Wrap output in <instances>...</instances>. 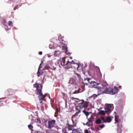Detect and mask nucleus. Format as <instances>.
<instances>
[{
  "label": "nucleus",
  "instance_id": "f257e3e1",
  "mask_svg": "<svg viewBox=\"0 0 133 133\" xmlns=\"http://www.w3.org/2000/svg\"><path fill=\"white\" fill-rule=\"evenodd\" d=\"M118 90L117 88L116 87H114V88H112L109 87L108 85L103 86L102 88L98 90V92H99V93L97 95L94 94L92 95L91 97H97L98 96L103 93L114 95L117 93Z\"/></svg>",
  "mask_w": 133,
  "mask_h": 133
},
{
  "label": "nucleus",
  "instance_id": "f03ea898",
  "mask_svg": "<svg viewBox=\"0 0 133 133\" xmlns=\"http://www.w3.org/2000/svg\"><path fill=\"white\" fill-rule=\"evenodd\" d=\"M34 87L36 88V94L38 95V97L40 101V103H41L42 101L44 100L46 101L44 98L46 96V95L44 94L43 95L42 93V88L41 84H39L38 83H36L34 84Z\"/></svg>",
  "mask_w": 133,
  "mask_h": 133
},
{
  "label": "nucleus",
  "instance_id": "7ed1b4c3",
  "mask_svg": "<svg viewBox=\"0 0 133 133\" xmlns=\"http://www.w3.org/2000/svg\"><path fill=\"white\" fill-rule=\"evenodd\" d=\"M81 102L79 104V109H82L83 108H87L88 106L89 102L85 101L83 99L81 100Z\"/></svg>",
  "mask_w": 133,
  "mask_h": 133
},
{
  "label": "nucleus",
  "instance_id": "20e7f679",
  "mask_svg": "<svg viewBox=\"0 0 133 133\" xmlns=\"http://www.w3.org/2000/svg\"><path fill=\"white\" fill-rule=\"evenodd\" d=\"M87 80L88 83L90 85L91 88H96L97 83L95 81H92L91 80V79L89 78H87L84 79V81Z\"/></svg>",
  "mask_w": 133,
  "mask_h": 133
},
{
  "label": "nucleus",
  "instance_id": "39448f33",
  "mask_svg": "<svg viewBox=\"0 0 133 133\" xmlns=\"http://www.w3.org/2000/svg\"><path fill=\"white\" fill-rule=\"evenodd\" d=\"M16 90H13L11 89H8L4 92L5 94L7 95L11 96L14 95L16 92Z\"/></svg>",
  "mask_w": 133,
  "mask_h": 133
},
{
  "label": "nucleus",
  "instance_id": "423d86ee",
  "mask_svg": "<svg viewBox=\"0 0 133 133\" xmlns=\"http://www.w3.org/2000/svg\"><path fill=\"white\" fill-rule=\"evenodd\" d=\"M56 121L54 120H49L48 121V128L50 129L53 128L55 126Z\"/></svg>",
  "mask_w": 133,
  "mask_h": 133
},
{
  "label": "nucleus",
  "instance_id": "0eeeda50",
  "mask_svg": "<svg viewBox=\"0 0 133 133\" xmlns=\"http://www.w3.org/2000/svg\"><path fill=\"white\" fill-rule=\"evenodd\" d=\"M71 63L72 65H74L73 66V67L75 68H76L77 70H78V68L79 66V65L78 64L75 63V62L73 60H72L71 62Z\"/></svg>",
  "mask_w": 133,
  "mask_h": 133
},
{
  "label": "nucleus",
  "instance_id": "6e6552de",
  "mask_svg": "<svg viewBox=\"0 0 133 133\" xmlns=\"http://www.w3.org/2000/svg\"><path fill=\"white\" fill-rule=\"evenodd\" d=\"M66 64V68L67 69H68L70 68H74L73 67V65L71 64V62H69V61L67 62Z\"/></svg>",
  "mask_w": 133,
  "mask_h": 133
},
{
  "label": "nucleus",
  "instance_id": "1a4fd4ad",
  "mask_svg": "<svg viewBox=\"0 0 133 133\" xmlns=\"http://www.w3.org/2000/svg\"><path fill=\"white\" fill-rule=\"evenodd\" d=\"M60 64L62 66L66 65L65 59L64 58H63L62 59H61L60 60Z\"/></svg>",
  "mask_w": 133,
  "mask_h": 133
},
{
  "label": "nucleus",
  "instance_id": "9d476101",
  "mask_svg": "<svg viewBox=\"0 0 133 133\" xmlns=\"http://www.w3.org/2000/svg\"><path fill=\"white\" fill-rule=\"evenodd\" d=\"M119 116L117 115H115V120L116 122H121V119L118 118Z\"/></svg>",
  "mask_w": 133,
  "mask_h": 133
},
{
  "label": "nucleus",
  "instance_id": "9b49d317",
  "mask_svg": "<svg viewBox=\"0 0 133 133\" xmlns=\"http://www.w3.org/2000/svg\"><path fill=\"white\" fill-rule=\"evenodd\" d=\"M76 82L75 80L73 78H71L69 80V83L70 84H73Z\"/></svg>",
  "mask_w": 133,
  "mask_h": 133
},
{
  "label": "nucleus",
  "instance_id": "f8f14e48",
  "mask_svg": "<svg viewBox=\"0 0 133 133\" xmlns=\"http://www.w3.org/2000/svg\"><path fill=\"white\" fill-rule=\"evenodd\" d=\"M51 64L53 65V64L52 63H50V66L49 65V67L50 68H51V69L53 70H55L56 69V68L54 67L53 66L51 65Z\"/></svg>",
  "mask_w": 133,
  "mask_h": 133
},
{
  "label": "nucleus",
  "instance_id": "ddd939ff",
  "mask_svg": "<svg viewBox=\"0 0 133 133\" xmlns=\"http://www.w3.org/2000/svg\"><path fill=\"white\" fill-rule=\"evenodd\" d=\"M40 68V66H39L38 69V71L37 73V75L38 77H39V76L41 75H42L43 73V72H42V73H41V72H39V70Z\"/></svg>",
  "mask_w": 133,
  "mask_h": 133
},
{
  "label": "nucleus",
  "instance_id": "4468645a",
  "mask_svg": "<svg viewBox=\"0 0 133 133\" xmlns=\"http://www.w3.org/2000/svg\"><path fill=\"white\" fill-rule=\"evenodd\" d=\"M111 120V118L109 117H107L106 119V123L107 122H110Z\"/></svg>",
  "mask_w": 133,
  "mask_h": 133
},
{
  "label": "nucleus",
  "instance_id": "2eb2a0df",
  "mask_svg": "<svg viewBox=\"0 0 133 133\" xmlns=\"http://www.w3.org/2000/svg\"><path fill=\"white\" fill-rule=\"evenodd\" d=\"M96 123L98 124H99L101 123V121L100 119H98L96 121Z\"/></svg>",
  "mask_w": 133,
  "mask_h": 133
},
{
  "label": "nucleus",
  "instance_id": "dca6fc26",
  "mask_svg": "<svg viewBox=\"0 0 133 133\" xmlns=\"http://www.w3.org/2000/svg\"><path fill=\"white\" fill-rule=\"evenodd\" d=\"M28 127L31 131H32V128H33V127L32 126V123H30L29 125H28Z\"/></svg>",
  "mask_w": 133,
  "mask_h": 133
},
{
  "label": "nucleus",
  "instance_id": "f3484780",
  "mask_svg": "<svg viewBox=\"0 0 133 133\" xmlns=\"http://www.w3.org/2000/svg\"><path fill=\"white\" fill-rule=\"evenodd\" d=\"M83 112L87 116L89 115V112L85 110H83Z\"/></svg>",
  "mask_w": 133,
  "mask_h": 133
},
{
  "label": "nucleus",
  "instance_id": "a211bd4d",
  "mask_svg": "<svg viewBox=\"0 0 133 133\" xmlns=\"http://www.w3.org/2000/svg\"><path fill=\"white\" fill-rule=\"evenodd\" d=\"M110 110V109L108 106H107L105 108V112H108Z\"/></svg>",
  "mask_w": 133,
  "mask_h": 133
},
{
  "label": "nucleus",
  "instance_id": "6ab92c4d",
  "mask_svg": "<svg viewBox=\"0 0 133 133\" xmlns=\"http://www.w3.org/2000/svg\"><path fill=\"white\" fill-rule=\"evenodd\" d=\"M74 126H73L72 127H71L70 126H69L68 127V129L70 130H72V131H75V130L74 129Z\"/></svg>",
  "mask_w": 133,
  "mask_h": 133
},
{
  "label": "nucleus",
  "instance_id": "aec40b11",
  "mask_svg": "<svg viewBox=\"0 0 133 133\" xmlns=\"http://www.w3.org/2000/svg\"><path fill=\"white\" fill-rule=\"evenodd\" d=\"M72 100H75V99H76V100H77V101H76V102H79L80 101H81V100H79V99L78 98H74V97H72Z\"/></svg>",
  "mask_w": 133,
  "mask_h": 133
},
{
  "label": "nucleus",
  "instance_id": "412c9836",
  "mask_svg": "<svg viewBox=\"0 0 133 133\" xmlns=\"http://www.w3.org/2000/svg\"><path fill=\"white\" fill-rule=\"evenodd\" d=\"M99 114L103 115H104L105 114V111L103 110H101L99 111Z\"/></svg>",
  "mask_w": 133,
  "mask_h": 133
},
{
  "label": "nucleus",
  "instance_id": "4be33fe9",
  "mask_svg": "<svg viewBox=\"0 0 133 133\" xmlns=\"http://www.w3.org/2000/svg\"><path fill=\"white\" fill-rule=\"evenodd\" d=\"M117 130L118 132L117 133H122L121 128H118Z\"/></svg>",
  "mask_w": 133,
  "mask_h": 133
},
{
  "label": "nucleus",
  "instance_id": "5701e85b",
  "mask_svg": "<svg viewBox=\"0 0 133 133\" xmlns=\"http://www.w3.org/2000/svg\"><path fill=\"white\" fill-rule=\"evenodd\" d=\"M100 118L103 121V122L106 123V119L103 116H101Z\"/></svg>",
  "mask_w": 133,
  "mask_h": 133
},
{
  "label": "nucleus",
  "instance_id": "b1692460",
  "mask_svg": "<svg viewBox=\"0 0 133 133\" xmlns=\"http://www.w3.org/2000/svg\"><path fill=\"white\" fill-rule=\"evenodd\" d=\"M88 126H90V125L92 126V124H91V123L92 122V121L90 120H89L88 121Z\"/></svg>",
  "mask_w": 133,
  "mask_h": 133
},
{
  "label": "nucleus",
  "instance_id": "393cba45",
  "mask_svg": "<svg viewBox=\"0 0 133 133\" xmlns=\"http://www.w3.org/2000/svg\"><path fill=\"white\" fill-rule=\"evenodd\" d=\"M97 71L98 72V75L100 76H102V74L100 71L99 69V68H98Z\"/></svg>",
  "mask_w": 133,
  "mask_h": 133
},
{
  "label": "nucleus",
  "instance_id": "a878e982",
  "mask_svg": "<svg viewBox=\"0 0 133 133\" xmlns=\"http://www.w3.org/2000/svg\"><path fill=\"white\" fill-rule=\"evenodd\" d=\"M75 74L76 75V76H77L78 78L79 79H80V78H81V76L80 75H79V74L76 73H75Z\"/></svg>",
  "mask_w": 133,
  "mask_h": 133
},
{
  "label": "nucleus",
  "instance_id": "bb28decb",
  "mask_svg": "<svg viewBox=\"0 0 133 133\" xmlns=\"http://www.w3.org/2000/svg\"><path fill=\"white\" fill-rule=\"evenodd\" d=\"M105 126V125L104 124H102L101 125H99V127L101 128L102 129Z\"/></svg>",
  "mask_w": 133,
  "mask_h": 133
},
{
  "label": "nucleus",
  "instance_id": "cd10ccee",
  "mask_svg": "<svg viewBox=\"0 0 133 133\" xmlns=\"http://www.w3.org/2000/svg\"><path fill=\"white\" fill-rule=\"evenodd\" d=\"M71 133H81V132H78L76 130H75V131H73Z\"/></svg>",
  "mask_w": 133,
  "mask_h": 133
},
{
  "label": "nucleus",
  "instance_id": "c85d7f7f",
  "mask_svg": "<svg viewBox=\"0 0 133 133\" xmlns=\"http://www.w3.org/2000/svg\"><path fill=\"white\" fill-rule=\"evenodd\" d=\"M77 111L76 112V114H79L81 112V110L79 109H78L77 108H76Z\"/></svg>",
  "mask_w": 133,
  "mask_h": 133
},
{
  "label": "nucleus",
  "instance_id": "c756f323",
  "mask_svg": "<svg viewBox=\"0 0 133 133\" xmlns=\"http://www.w3.org/2000/svg\"><path fill=\"white\" fill-rule=\"evenodd\" d=\"M79 93V91H76L72 93V94H76L78 93Z\"/></svg>",
  "mask_w": 133,
  "mask_h": 133
},
{
  "label": "nucleus",
  "instance_id": "7c9ffc66",
  "mask_svg": "<svg viewBox=\"0 0 133 133\" xmlns=\"http://www.w3.org/2000/svg\"><path fill=\"white\" fill-rule=\"evenodd\" d=\"M12 22L11 21H9L8 22V24L10 26L12 24Z\"/></svg>",
  "mask_w": 133,
  "mask_h": 133
},
{
  "label": "nucleus",
  "instance_id": "2f4dec72",
  "mask_svg": "<svg viewBox=\"0 0 133 133\" xmlns=\"http://www.w3.org/2000/svg\"><path fill=\"white\" fill-rule=\"evenodd\" d=\"M114 68V66L113 65H111V67H110V70H112Z\"/></svg>",
  "mask_w": 133,
  "mask_h": 133
},
{
  "label": "nucleus",
  "instance_id": "473e14b6",
  "mask_svg": "<svg viewBox=\"0 0 133 133\" xmlns=\"http://www.w3.org/2000/svg\"><path fill=\"white\" fill-rule=\"evenodd\" d=\"M43 120L44 121V122L45 123H46V122H47V120H45V119L44 118H43V119H42V120Z\"/></svg>",
  "mask_w": 133,
  "mask_h": 133
},
{
  "label": "nucleus",
  "instance_id": "72a5a7b5",
  "mask_svg": "<svg viewBox=\"0 0 133 133\" xmlns=\"http://www.w3.org/2000/svg\"><path fill=\"white\" fill-rule=\"evenodd\" d=\"M42 54V51H39V54L41 55Z\"/></svg>",
  "mask_w": 133,
  "mask_h": 133
},
{
  "label": "nucleus",
  "instance_id": "f704fd0d",
  "mask_svg": "<svg viewBox=\"0 0 133 133\" xmlns=\"http://www.w3.org/2000/svg\"><path fill=\"white\" fill-rule=\"evenodd\" d=\"M61 37V36H59V37H58V39L60 41H63V40L61 39H60V37Z\"/></svg>",
  "mask_w": 133,
  "mask_h": 133
},
{
  "label": "nucleus",
  "instance_id": "c9c22d12",
  "mask_svg": "<svg viewBox=\"0 0 133 133\" xmlns=\"http://www.w3.org/2000/svg\"><path fill=\"white\" fill-rule=\"evenodd\" d=\"M85 133H89L88 131L87 130H86L85 131Z\"/></svg>",
  "mask_w": 133,
  "mask_h": 133
},
{
  "label": "nucleus",
  "instance_id": "e433bc0d",
  "mask_svg": "<svg viewBox=\"0 0 133 133\" xmlns=\"http://www.w3.org/2000/svg\"><path fill=\"white\" fill-rule=\"evenodd\" d=\"M87 80H86L85 81V83H84L85 84H86V85H87L88 84V83L87 82H87Z\"/></svg>",
  "mask_w": 133,
  "mask_h": 133
},
{
  "label": "nucleus",
  "instance_id": "4c0bfd02",
  "mask_svg": "<svg viewBox=\"0 0 133 133\" xmlns=\"http://www.w3.org/2000/svg\"><path fill=\"white\" fill-rule=\"evenodd\" d=\"M88 124V122L86 123L85 125H87Z\"/></svg>",
  "mask_w": 133,
  "mask_h": 133
},
{
  "label": "nucleus",
  "instance_id": "58836bf2",
  "mask_svg": "<svg viewBox=\"0 0 133 133\" xmlns=\"http://www.w3.org/2000/svg\"><path fill=\"white\" fill-rule=\"evenodd\" d=\"M58 52V51H55V53H56L57 52Z\"/></svg>",
  "mask_w": 133,
  "mask_h": 133
},
{
  "label": "nucleus",
  "instance_id": "ea45409f",
  "mask_svg": "<svg viewBox=\"0 0 133 133\" xmlns=\"http://www.w3.org/2000/svg\"><path fill=\"white\" fill-rule=\"evenodd\" d=\"M121 86H119L118 87V88H121Z\"/></svg>",
  "mask_w": 133,
  "mask_h": 133
},
{
  "label": "nucleus",
  "instance_id": "a19ab883",
  "mask_svg": "<svg viewBox=\"0 0 133 133\" xmlns=\"http://www.w3.org/2000/svg\"><path fill=\"white\" fill-rule=\"evenodd\" d=\"M14 10H15V9H16V8H15H15H14Z\"/></svg>",
  "mask_w": 133,
  "mask_h": 133
},
{
  "label": "nucleus",
  "instance_id": "79ce46f5",
  "mask_svg": "<svg viewBox=\"0 0 133 133\" xmlns=\"http://www.w3.org/2000/svg\"><path fill=\"white\" fill-rule=\"evenodd\" d=\"M66 50H67V48L66 47Z\"/></svg>",
  "mask_w": 133,
  "mask_h": 133
},
{
  "label": "nucleus",
  "instance_id": "37998d69",
  "mask_svg": "<svg viewBox=\"0 0 133 133\" xmlns=\"http://www.w3.org/2000/svg\"><path fill=\"white\" fill-rule=\"evenodd\" d=\"M1 99H0V102L1 101Z\"/></svg>",
  "mask_w": 133,
  "mask_h": 133
},
{
  "label": "nucleus",
  "instance_id": "c03bdc74",
  "mask_svg": "<svg viewBox=\"0 0 133 133\" xmlns=\"http://www.w3.org/2000/svg\"><path fill=\"white\" fill-rule=\"evenodd\" d=\"M41 121H39V123H41Z\"/></svg>",
  "mask_w": 133,
  "mask_h": 133
},
{
  "label": "nucleus",
  "instance_id": "a18cd8bd",
  "mask_svg": "<svg viewBox=\"0 0 133 133\" xmlns=\"http://www.w3.org/2000/svg\"><path fill=\"white\" fill-rule=\"evenodd\" d=\"M41 64L42 63H41L40 64V66Z\"/></svg>",
  "mask_w": 133,
  "mask_h": 133
},
{
  "label": "nucleus",
  "instance_id": "49530a36",
  "mask_svg": "<svg viewBox=\"0 0 133 133\" xmlns=\"http://www.w3.org/2000/svg\"><path fill=\"white\" fill-rule=\"evenodd\" d=\"M118 125H119L118 124H117V126H118Z\"/></svg>",
  "mask_w": 133,
  "mask_h": 133
},
{
  "label": "nucleus",
  "instance_id": "de8ad7c7",
  "mask_svg": "<svg viewBox=\"0 0 133 133\" xmlns=\"http://www.w3.org/2000/svg\"><path fill=\"white\" fill-rule=\"evenodd\" d=\"M64 133H66V132H64Z\"/></svg>",
  "mask_w": 133,
  "mask_h": 133
}]
</instances>
